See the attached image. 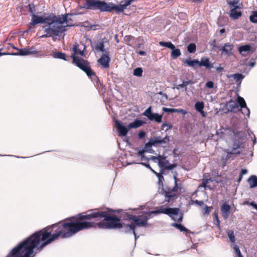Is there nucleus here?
Wrapping results in <instances>:
<instances>
[{
	"label": "nucleus",
	"mask_w": 257,
	"mask_h": 257,
	"mask_svg": "<svg viewBox=\"0 0 257 257\" xmlns=\"http://www.w3.org/2000/svg\"><path fill=\"white\" fill-rule=\"evenodd\" d=\"M227 235L230 239V241L232 243H234L235 242V237L234 235V232L232 230H228L227 231Z\"/></svg>",
	"instance_id": "obj_35"
},
{
	"label": "nucleus",
	"mask_w": 257,
	"mask_h": 257,
	"mask_svg": "<svg viewBox=\"0 0 257 257\" xmlns=\"http://www.w3.org/2000/svg\"><path fill=\"white\" fill-rule=\"evenodd\" d=\"M194 203L196 205H199L200 206L203 205L204 204L203 201H199V200H195L194 201Z\"/></svg>",
	"instance_id": "obj_56"
},
{
	"label": "nucleus",
	"mask_w": 257,
	"mask_h": 257,
	"mask_svg": "<svg viewBox=\"0 0 257 257\" xmlns=\"http://www.w3.org/2000/svg\"><path fill=\"white\" fill-rule=\"evenodd\" d=\"M173 112L181 113L184 115L186 114L187 113V111L183 109L173 108Z\"/></svg>",
	"instance_id": "obj_46"
},
{
	"label": "nucleus",
	"mask_w": 257,
	"mask_h": 257,
	"mask_svg": "<svg viewBox=\"0 0 257 257\" xmlns=\"http://www.w3.org/2000/svg\"><path fill=\"white\" fill-rule=\"evenodd\" d=\"M255 65V62L254 61L251 62L249 64V66H250L251 67H253Z\"/></svg>",
	"instance_id": "obj_62"
},
{
	"label": "nucleus",
	"mask_w": 257,
	"mask_h": 257,
	"mask_svg": "<svg viewBox=\"0 0 257 257\" xmlns=\"http://www.w3.org/2000/svg\"><path fill=\"white\" fill-rule=\"evenodd\" d=\"M233 50V45L232 44H230V43H225L224 46L222 47L221 50L222 52L224 53L225 54L229 56L232 54V51Z\"/></svg>",
	"instance_id": "obj_16"
},
{
	"label": "nucleus",
	"mask_w": 257,
	"mask_h": 257,
	"mask_svg": "<svg viewBox=\"0 0 257 257\" xmlns=\"http://www.w3.org/2000/svg\"><path fill=\"white\" fill-rule=\"evenodd\" d=\"M28 51H29V54H37L38 55L41 51H38L35 46H32L30 48H28Z\"/></svg>",
	"instance_id": "obj_39"
},
{
	"label": "nucleus",
	"mask_w": 257,
	"mask_h": 257,
	"mask_svg": "<svg viewBox=\"0 0 257 257\" xmlns=\"http://www.w3.org/2000/svg\"><path fill=\"white\" fill-rule=\"evenodd\" d=\"M247 182L250 188H254L257 186V177L254 175L251 176L248 179Z\"/></svg>",
	"instance_id": "obj_22"
},
{
	"label": "nucleus",
	"mask_w": 257,
	"mask_h": 257,
	"mask_svg": "<svg viewBox=\"0 0 257 257\" xmlns=\"http://www.w3.org/2000/svg\"><path fill=\"white\" fill-rule=\"evenodd\" d=\"M9 46H10L11 48H12L13 49H16L18 50V48H17L13 44L9 43Z\"/></svg>",
	"instance_id": "obj_61"
},
{
	"label": "nucleus",
	"mask_w": 257,
	"mask_h": 257,
	"mask_svg": "<svg viewBox=\"0 0 257 257\" xmlns=\"http://www.w3.org/2000/svg\"><path fill=\"white\" fill-rule=\"evenodd\" d=\"M146 135V134L145 132L142 131L139 132V133L138 134V136L140 139H143L145 137Z\"/></svg>",
	"instance_id": "obj_53"
},
{
	"label": "nucleus",
	"mask_w": 257,
	"mask_h": 257,
	"mask_svg": "<svg viewBox=\"0 0 257 257\" xmlns=\"http://www.w3.org/2000/svg\"><path fill=\"white\" fill-rule=\"evenodd\" d=\"M172 128V124H171L170 123H164L162 124V125L161 126L162 130H165V131H167Z\"/></svg>",
	"instance_id": "obj_40"
},
{
	"label": "nucleus",
	"mask_w": 257,
	"mask_h": 257,
	"mask_svg": "<svg viewBox=\"0 0 257 257\" xmlns=\"http://www.w3.org/2000/svg\"><path fill=\"white\" fill-rule=\"evenodd\" d=\"M233 249L235 251V254L236 255L238 256V257H243V255H242L241 252H240V250L239 248V247L237 245H234V247H233Z\"/></svg>",
	"instance_id": "obj_44"
},
{
	"label": "nucleus",
	"mask_w": 257,
	"mask_h": 257,
	"mask_svg": "<svg viewBox=\"0 0 257 257\" xmlns=\"http://www.w3.org/2000/svg\"><path fill=\"white\" fill-rule=\"evenodd\" d=\"M4 48H5L4 50H5L6 52H8V51L11 49L10 46H9V43L8 44V46H4Z\"/></svg>",
	"instance_id": "obj_58"
},
{
	"label": "nucleus",
	"mask_w": 257,
	"mask_h": 257,
	"mask_svg": "<svg viewBox=\"0 0 257 257\" xmlns=\"http://www.w3.org/2000/svg\"><path fill=\"white\" fill-rule=\"evenodd\" d=\"M230 206L226 203H224L221 207L222 215L224 219H227L229 215Z\"/></svg>",
	"instance_id": "obj_15"
},
{
	"label": "nucleus",
	"mask_w": 257,
	"mask_h": 257,
	"mask_svg": "<svg viewBox=\"0 0 257 257\" xmlns=\"http://www.w3.org/2000/svg\"><path fill=\"white\" fill-rule=\"evenodd\" d=\"M182 219H183V216H182V215H181L179 216V218L178 219V222L182 221Z\"/></svg>",
	"instance_id": "obj_64"
},
{
	"label": "nucleus",
	"mask_w": 257,
	"mask_h": 257,
	"mask_svg": "<svg viewBox=\"0 0 257 257\" xmlns=\"http://www.w3.org/2000/svg\"><path fill=\"white\" fill-rule=\"evenodd\" d=\"M143 115L147 117L148 119L151 121H155L157 123H161L162 121V114H159L156 113H153L152 107H149L143 113Z\"/></svg>",
	"instance_id": "obj_7"
},
{
	"label": "nucleus",
	"mask_w": 257,
	"mask_h": 257,
	"mask_svg": "<svg viewBox=\"0 0 257 257\" xmlns=\"http://www.w3.org/2000/svg\"><path fill=\"white\" fill-rule=\"evenodd\" d=\"M144 150H140V151H139L138 152V154L139 155L141 156L142 158L144 157Z\"/></svg>",
	"instance_id": "obj_59"
},
{
	"label": "nucleus",
	"mask_w": 257,
	"mask_h": 257,
	"mask_svg": "<svg viewBox=\"0 0 257 257\" xmlns=\"http://www.w3.org/2000/svg\"><path fill=\"white\" fill-rule=\"evenodd\" d=\"M164 173V171L161 170V174H159L158 175V184L160 186H161L162 188L161 189L164 188V185H163V181H164V177L163 176V174Z\"/></svg>",
	"instance_id": "obj_32"
},
{
	"label": "nucleus",
	"mask_w": 257,
	"mask_h": 257,
	"mask_svg": "<svg viewBox=\"0 0 257 257\" xmlns=\"http://www.w3.org/2000/svg\"><path fill=\"white\" fill-rule=\"evenodd\" d=\"M78 46L79 45L76 44L73 45V49L74 52L72 54L70 57L72 59V63L80 68L79 65L84 66L89 62L87 60L83 58H80L77 56L78 55H80L82 56L84 55V51L79 49Z\"/></svg>",
	"instance_id": "obj_4"
},
{
	"label": "nucleus",
	"mask_w": 257,
	"mask_h": 257,
	"mask_svg": "<svg viewBox=\"0 0 257 257\" xmlns=\"http://www.w3.org/2000/svg\"><path fill=\"white\" fill-rule=\"evenodd\" d=\"M143 71L142 68L138 67L134 69L133 74L135 76L138 77H141L142 76Z\"/></svg>",
	"instance_id": "obj_37"
},
{
	"label": "nucleus",
	"mask_w": 257,
	"mask_h": 257,
	"mask_svg": "<svg viewBox=\"0 0 257 257\" xmlns=\"http://www.w3.org/2000/svg\"><path fill=\"white\" fill-rule=\"evenodd\" d=\"M108 6L109 7L108 9H110L109 10H106V12H110L112 11L113 10H115L117 12H121L123 11L124 8H123L122 6L121 5H120L119 7H118L117 6H115L113 5V4H108Z\"/></svg>",
	"instance_id": "obj_21"
},
{
	"label": "nucleus",
	"mask_w": 257,
	"mask_h": 257,
	"mask_svg": "<svg viewBox=\"0 0 257 257\" xmlns=\"http://www.w3.org/2000/svg\"><path fill=\"white\" fill-rule=\"evenodd\" d=\"M227 107L228 108V111H234L235 109L237 108L238 106L237 103L232 100L229 101L226 104Z\"/></svg>",
	"instance_id": "obj_23"
},
{
	"label": "nucleus",
	"mask_w": 257,
	"mask_h": 257,
	"mask_svg": "<svg viewBox=\"0 0 257 257\" xmlns=\"http://www.w3.org/2000/svg\"><path fill=\"white\" fill-rule=\"evenodd\" d=\"M134 1L133 0H125L121 5L122 6L123 8L125 9L128 6L130 5L131 3Z\"/></svg>",
	"instance_id": "obj_49"
},
{
	"label": "nucleus",
	"mask_w": 257,
	"mask_h": 257,
	"mask_svg": "<svg viewBox=\"0 0 257 257\" xmlns=\"http://www.w3.org/2000/svg\"><path fill=\"white\" fill-rule=\"evenodd\" d=\"M240 154V152L239 151L235 152V151H232L231 152H227V157H228L229 158L231 155H232V154Z\"/></svg>",
	"instance_id": "obj_55"
},
{
	"label": "nucleus",
	"mask_w": 257,
	"mask_h": 257,
	"mask_svg": "<svg viewBox=\"0 0 257 257\" xmlns=\"http://www.w3.org/2000/svg\"><path fill=\"white\" fill-rule=\"evenodd\" d=\"M238 50L239 54L243 57H246L250 52H253V51H251V46L249 44L239 47Z\"/></svg>",
	"instance_id": "obj_13"
},
{
	"label": "nucleus",
	"mask_w": 257,
	"mask_h": 257,
	"mask_svg": "<svg viewBox=\"0 0 257 257\" xmlns=\"http://www.w3.org/2000/svg\"><path fill=\"white\" fill-rule=\"evenodd\" d=\"M88 8L92 10H99L101 12H106L109 10L108 4L99 0H86Z\"/></svg>",
	"instance_id": "obj_5"
},
{
	"label": "nucleus",
	"mask_w": 257,
	"mask_h": 257,
	"mask_svg": "<svg viewBox=\"0 0 257 257\" xmlns=\"http://www.w3.org/2000/svg\"><path fill=\"white\" fill-rule=\"evenodd\" d=\"M196 46L194 43H191L187 46V50L190 53H194L196 51Z\"/></svg>",
	"instance_id": "obj_38"
},
{
	"label": "nucleus",
	"mask_w": 257,
	"mask_h": 257,
	"mask_svg": "<svg viewBox=\"0 0 257 257\" xmlns=\"http://www.w3.org/2000/svg\"><path fill=\"white\" fill-rule=\"evenodd\" d=\"M184 63L187 64L188 66L195 68L196 66H198L199 61L198 60H190L189 59H186L183 61Z\"/></svg>",
	"instance_id": "obj_24"
},
{
	"label": "nucleus",
	"mask_w": 257,
	"mask_h": 257,
	"mask_svg": "<svg viewBox=\"0 0 257 257\" xmlns=\"http://www.w3.org/2000/svg\"><path fill=\"white\" fill-rule=\"evenodd\" d=\"M133 39H134V37L131 36H126L125 37L124 40L126 42V44L127 45H131L130 42Z\"/></svg>",
	"instance_id": "obj_48"
},
{
	"label": "nucleus",
	"mask_w": 257,
	"mask_h": 257,
	"mask_svg": "<svg viewBox=\"0 0 257 257\" xmlns=\"http://www.w3.org/2000/svg\"><path fill=\"white\" fill-rule=\"evenodd\" d=\"M154 160H157L159 165L160 168L168 170H172L177 166L176 164H170L168 160H166V157L159 155L158 157H154Z\"/></svg>",
	"instance_id": "obj_8"
},
{
	"label": "nucleus",
	"mask_w": 257,
	"mask_h": 257,
	"mask_svg": "<svg viewBox=\"0 0 257 257\" xmlns=\"http://www.w3.org/2000/svg\"><path fill=\"white\" fill-rule=\"evenodd\" d=\"M115 126L120 136H125L130 130V129L128 128V125L126 127L122 125L121 123V121L118 120L115 121Z\"/></svg>",
	"instance_id": "obj_11"
},
{
	"label": "nucleus",
	"mask_w": 257,
	"mask_h": 257,
	"mask_svg": "<svg viewBox=\"0 0 257 257\" xmlns=\"http://www.w3.org/2000/svg\"><path fill=\"white\" fill-rule=\"evenodd\" d=\"M211 181V179H203L202 181V183L199 185L198 188H201L202 187H204L205 189H206V188H210L209 187H208L207 184Z\"/></svg>",
	"instance_id": "obj_34"
},
{
	"label": "nucleus",
	"mask_w": 257,
	"mask_h": 257,
	"mask_svg": "<svg viewBox=\"0 0 257 257\" xmlns=\"http://www.w3.org/2000/svg\"><path fill=\"white\" fill-rule=\"evenodd\" d=\"M224 130V128L220 129L218 131H216V135L219 136L220 138H225V133L222 131Z\"/></svg>",
	"instance_id": "obj_45"
},
{
	"label": "nucleus",
	"mask_w": 257,
	"mask_h": 257,
	"mask_svg": "<svg viewBox=\"0 0 257 257\" xmlns=\"http://www.w3.org/2000/svg\"><path fill=\"white\" fill-rule=\"evenodd\" d=\"M233 78L234 80L236 82V83H241L242 80L244 78V76L239 73H235L232 74L231 76Z\"/></svg>",
	"instance_id": "obj_26"
},
{
	"label": "nucleus",
	"mask_w": 257,
	"mask_h": 257,
	"mask_svg": "<svg viewBox=\"0 0 257 257\" xmlns=\"http://www.w3.org/2000/svg\"><path fill=\"white\" fill-rule=\"evenodd\" d=\"M79 65L80 69L86 74L87 76L91 79L92 81L94 83L98 84L99 82V78L96 73L91 69L90 63H89L84 66Z\"/></svg>",
	"instance_id": "obj_6"
},
{
	"label": "nucleus",
	"mask_w": 257,
	"mask_h": 257,
	"mask_svg": "<svg viewBox=\"0 0 257 257\" xmlns=\"http://www.w3.org/2000/svg\"><path fill=\"white\" fill-rule=\"evenodd\" d=\"M159 45L161 46L166 47L170 49H174L175 46L171 42H163L161 41L159 42Z\"/></svg>",
	"instance_id": "obj_29"
},
{
	"label": "nucleus",
	"mask_w": 257,
	"mask_h": 257,
	"mask_svg": "<svg viewBox=\"0 0 257 257\" xmlns=\"http://www.w3.org/2000/svg\"><path fill=\"white\" fill-rule=\"evenodd\" d=\"M212 207L211 206L210 207H208L206 205H205L204 207V214H209L210 212V209H212Z\"/></svg>",
	"instance_id": "obj_51"
},
{
	"label": "nucleus",
	"mask_w": 257,
	"mask_h": 257,
	"mask_svg": "<svg viewBox=\"0 0 257 257\" xmlns=\"http://www.w3.org/2000/svg\"><path fill=\"white\" fill-rule=\"evenodd\" d=\"M169 141V137L168 136H166L164 138L161 137H155L153 141V144H166Z\"/></svg>",
	"instance_id": "obj_17"
},
{
	"label": "nucleus",
	"mask_w": 257,
	"mask_h": 257,
	"mask_svg": "<svg viewBox=\"0 0 257 257\" xmlns=\"http://www.w3.org/2000/svg\"><path fill=\"white\" fill-rule=\"evenodd\" d=\"M205 86L208 88H212L214 86V83L212 81H208L205 84Z\"/></svg>",
	"instance_id": "obj_52"
},
{
	"label": "nucleus",
	"mask_w": 257,
	"mask_h": 257,
	"mask_svg": "<svg viewBox=\"0 0 257 257\" xmlns=\"http://www.w3.org/2000/svg\"><path fill=\"white\" fill-rule=\"evenodd\" d=\"M172 226L176 227L178 229H179L181 231H185L186 233H188L190 232V230L187 228H185L183 225L181 224H178L177 223H174L172 224Z\"/></svg>",
	"instance_id": "obj_31"
},
{
	"label": "nucleus",
	"mask_w": 257,
	"mask_h": 257,
	"mask_svg": "<svg viewBox=\"0 0 257 257\" xmlns=\"http://www.w3.org/2000/svg\"><path fill=\"white\" fill-rule=\"evenodd\" d=\"M146 123V122L143 121L139 119H135L133 122H131L128 124V128H138L144 124Z\"/></svg>",
	"instance_id": "obj_18"
},
{
	"label": "nucleus",
	"mask_w": 257,
	"mask_h": 257,
	"mask_svg": "<svg viewBox=\"0 0 257 257\" xmlns=\"http://www.w3.org/2000/svg\"><path fill=\"white\" fill-rule=\"evenodd\" d=\"M18 52L17 53H13L11 54L12 55H21V56H25L29 55V51H28V48L18 49Z\"/></svg>",
	"instance_id": "obj_27"
},
{
	"label": "nucleus",
	"mask_w": 257,
	"mask_h": 257,
	"mask_svg": "<svg viewBox=\"0 0 257 257\" xmlns=\"http://www.w3.org/2000/svg\"><path fill=\"white\" fill-rule=\"evenodd\" d=\"M67 21V15L62 16H50V20L47 23L48 26L44 30L49 37L58 36L66 31L63 24Z\"/></svg>",
	"instance_id": "obj_2"
},
{
	"label": "nucleus",
	"mask_w": 257,
	"mask_h": 257,
	"mask_svg": "<svg viewBox=\"0 0 257 257\" xmlns=\"http://www.w3.org/2000/svg\"><path fill=\"white\" fill-rule=\"evenodd\" d=\"M193 82L192 80H188V81H183L182 84L178 85L176 87V88L177 89L179 90V89H180L181 88L186 87L187 85H189L190 84H193ZM186 89H187V88H186Z\"/></svg>",
	"instance_id": "obj_33"
},
{
	"label": "nucleus",
	"mask_w": 257,
	"mask_h": 257,
	"mask_svg": "<svg viewBox=\"0 0 257 257\" xmlns=\"http://www.w3.org/2000/svg\"><path fill=\"white\" fill-rule=\"evenodd\" d=\"M240 8L239 6H236L230 9V13L229 16L233 20H237L240 18L242 15V13L240 10Z\"/></svg>",
	"instance_id": "obj_14"
},
{
	"label": "nucleus",
	"mask_w": 257,
	"mask_h": 257,
	"mask_svg": "<svg viewBox=\"0 0 257 257\" xmlns=\"http://www.w3.org/2000/svg\"><path fill=\"white\" fill-rule=\"evenodd\" d=\"M137 53L140 55H142V56H144V55H145L146 54V52L144 51H139L138 52H137Z\"/></svg>",
	"instance_id": "obj_60"
},
{
	"label": "nucleus",
	"mask_w": 257,
	"mask_h": 257,
	"mask_svg": "<svg viewBox=\"0 0 257 257\" xmlns=\"http://www.w3.org/2000/svg\"><path fill=\"white\" fill-rule=\"evenodd\" d=\"M213 215H214V220L216 221V225L218 228H220V220H219L217 212H216V211L214 212V213H213Z\"/></svg>",
	"instance_id": "obj_42"
},
{
	"label": "nucleus",
	"mask_w": 257,
	"mask_h": 257,
	"mask_svg": "<svg viewBox=\"0 0 257 257\" xmlns=\"http://www.w3.org/2000/svg\"><path fill=\"white\" fill-rule=\"evenodd\" d=\"M4 49L5 48H4V47L0 49V56L3 55H12L11 54L13 53L7 52H3V51H4Z\"/></svg>",
	"instance_id": "obj_50"
},
{
	"label": "nucleus",
	"mask_w": 257,
	"mask_h": 257,
	"mask_svg": "<svg viewBox=\"0 0 257 257\" xmlns=\"http://www.w3.org/2000/svg\"><path fill=\"white\" fill-rule=\"evenodd\" d=\"M52 56L55 58H58L64 60L65 61H69L71 58L70 56L66 57V54L62 52H55L53 54Z\"/></svg>",
	"instance_id": "obj_20"
},
{
	"label": "nucleus",
	"mask_w": 257,
	"mask_h": 257,
	"mask_svg": "<svg viewBox=\"0 0 257 257\" xmlns=\"http://www.w3.org/2000/svg\"><path fill=\"white\" fill-rule=\"evenodd\" d=\"M172 51L171 52V56L173 59H175L181 55V53L180 49H176L175 48L174 49H172Z\"/></svg>",
	"instance_id": "obj_28"
},
{
	"label": "nucleus",
	"mask_w": 257,
	"mask_h": 257,
	"mask_svg": "<svg viewBox=\"0 0 257 257\" xmlns=\"http://www.w3.org/2000/svg\"><path fill=\"white\" fill-rule=\"evenodd\" d=\"M236 103H237V105H239L240 108L246 107V104L244 99L240 96H238Z\"/></svg>",
	"instance_id": "obj_30"
},
{
	"label": "nucleus",
	"mask_w": 257,
	"mask_h": 257,
	"mask_svg": "<svg viewBox=\"0 0 257 257\" xmlns=\"http://www.w3.org/2000/svg\"><path fill=\"white\" fill-rule=\"evenodd\" d=\"M247 173V170L246 169H242L241 170V173L240 174L242 176H243V175L246 174Z\"/></svg>",
	"instance_id": "obj_57"
},
{
	"label": "nucleus",
	"mask_w": 257,
	"mask_h": 257,
	"mask_svg": "<svg viewBox=\"0 0 257 257\" xmlns=\"http://www.w3.org/2000/svg\"><path fill=\"white\" fill-rule=\"evenodd\" d=\"M151 211H144L138 216L127 214V219L133 221L130 224H122L118 217L110 215L105 211L95 210L79 213L57 224L62 232L63 238L70 237L82 230L98 227L100 229L124 228L126 233H133L136 239V226L147 227L148 220L153 214Z\"/></svg>",
	"instance_id": "obj_1"
},
{
	"label": "nucleus",
	"mask_w": 257,
	"mask_h": 257,
	"mask_svg": "<svg viewBox=\"0 0 257 257\" xmlns=\"http://www.w3.org/2000/svg\"><path fill=\"white\" fill-rule=\"evenodd\" d=\"M249 20L253 23H257V11L252 12L251 15L249 16Z\"/></svg>",
	"instance_id": "obj_36"
},
{
	"label": "nucleus",
	"mask_w": 257,
	"mask_h": 257,
	"mask_svg": "<svg viewBox=\"0 0 257 257\" xmlns=\"http://www.w3.org/2000/svg\"><path fill=\"white\" fill-rule=\"evenodd\" d=\"M163 110L165 112H168V113L173 112V108H171L163 107Z\"/></svg>",
	"instance_id": "obj_54"
},
{
	"label": "nucleus",
	"mask_w": 257,
	"mask_h": 257,
	"mask_svg": "<svg viewBox=\"0 0 257 257\" xmlns=\"http://www.w3.org/2000/svg\"><path fill=\"white\" fill-rule=\"evenodd\" d=\"M238 1H229L227 2V4L228 5L230 6V9L231 8H234L235 7H236V5L238 4Z\"/></svg>",
	"instance_id": "obj_47"
},
{
	"label": "nucleus",
	"mask_w": 257,
	"mask_h": 257,
	"mask_svg": "<svg viewBox=\"0 0 257 257\" xmlns=\"http://www.w3.org/2000/svg\"><path fill=\"white\" fill-rule=\"evenodd\" d=\"M50 20V16L48 17H43L33 14L32 15L31 22L30 24L32 26H35L39 24L45 23L47 24Z\"/></svg>",
	"instance_id": "obj_10"
},
{
	"label": "nucleus",
	"mask_w": 257,
	"mask_h": 257,
	"mask_svg": "<svg viewBox=\"0 0 257 257\" xmlns=\"http://www.w3.org/2000/svg\"><path fill=\"white\" fill-rule=\"evenodd\" d=\"M198 66H205L207 68H210L212 67V65L210 63L209 59L208 58L202 57L201 59V61H199Z\"/></svg>",
	"instance_id": "obj_19"
},
{
	"label": "nucleus",
	"mask_w": 257,
	"mask_h": 257,
	"mask_svg": "<svg viewBox=\"0 0 257 257\" xmlns=\"http://www.w3.org/2000/svg\"><path fill=\"white\" fill-rule=\"evenodd\" d=\"M250 205L251 206H252L255 209H256V206H257V204H255L253 202H251L250 203Z\"/></svg>",
	"instance_id": "obj_63"
},
{
	"label": "nucleus",
	"mask_w": 257,
	"mask_h": 257,
	"mask_svg": "<svg viewBox=\"0 0 257 257\" xmlns=\"http://www.w3.org/2000/svg\"><path fill=\"white\" fill-rule=\"evenodd\" d=\"M204 107V103L203 102H197L195 104V108L197 111L200 112L203 116L204 115V112L203 108Z\"/></svg>",
	"instance_id": "obj_25"
},
{
	"label": "nucleus",
	"mask_w": 257,
	"mask_h": 257,
	"mask_svg": "<svg viewBox=\"0 0 257 257\" xmlns=\"http://www.w3.org/2000/svg\"><path fill=\"white\" fill-rule=\"evenodd\" d=\"M174 179L175 185L173 188L166 186L165 188H163L160 192V193L164 196L165 201L167 202H170L177 199L178 195V190L181 189L178 186V178L176 176H174Z\"/></svg>",
	"instance_id": "obj_3"
},
{
	"label": "nucleus",
	"mask_w": 257,
	"mask_h": 257,
	"mask_svg": "<svg viewBox=\"0 0 257 257\" xmlns=\"http://www.w3.org/2000/svg\"><path fill=\"white\" fill-rule=\"evenodd\" d=\"M241 112L244 115L249 116L250 111L249 108L246 105V107L240 108Z\"/></svg>",
	"instance_id": "obj_43"
},
{
	"label": "nucleus",
	"mask_w": 257,
	"mask_h": 257,
	"mask_svg": "<svg viewBox=\"0 0 257 257\" xmlns=\"http://www.w3.org/2000/svg\"><path fill=\"white\" fill-rule=\"evenodd\" d=\"M104 44L103 42H100V43H99L98 44H97L96 46H95V49L96 50H98V51H101V52H103L104 49Z\"/></svg>",
	"instance_id": "obj_41"
},
{
	"label": "nucleus",
	"mask_w": 257,
	"mask_h": 257,
	"mask_svg": "<svg viewBox=\"0 0 257 257\" xmlns=\"http://www.w3.org/2000/svg\"><path fill=\"white\" fill-rule=\"evenodd\" d=\"M179 211L178 208H162L160 207L158 209L156 210L152 211L151 212L153 214H160L163 213L169 215L170 217H172V215H177Z\"/></svg>",
	"instance_id": "obj_9"
},
{
	"label": "nucleus",
	"mask_w": 257,
	"mask_h": 257,
	"mask_svg": "<svg viewBox=\"0 0 257 257\" xmlns=\"http://www.w3.org/2000/svg\"><path fill=\"white\" fill-rule=\"evenodd\" d=\"M110 58L107 54H103L102 56L98 60V62L102 66L103 68H108L109 67V62Z\"/></svg>",
	"instance_id": "obj_12"
}]
</instances>
